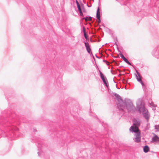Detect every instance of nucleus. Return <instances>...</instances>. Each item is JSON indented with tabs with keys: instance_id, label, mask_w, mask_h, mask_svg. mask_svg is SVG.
Returning a JSON list of instances; mask_svg holds the SVG:
<instances>
[{
	"instance_id": "nucleus-15",
	"label": "nucleus",
	"mask_w": 159,
	"mask_h": 159,
	"mask_svg": "<svg viewBox=\"0 0 159 159\" xmlns=\"http://www.w3.org/2000/svg\"><path fill=\"white\" fill-rule=\"evenodd\" d=\"M84 36L85 38L86 39H88V37L87 36V35L86 34V33H85L84 34Z\"/></svg>"
},
{
	"instance_id": "nucleus-1",
	"label": "nucleus",
	"mask_w": 159,
	"mask_h": 159,
	"mask_svg": "<svg viewBox=\"0 0 159 159\" xmlns=\"http://www.w3.org/2000/svg\"><path fill=\"white\" fill-rule=\"evenodd\" d=\"M139 125L140 123L139 122H138L137 124L134 123L133 125L131 126L130 129V131L134 132L135 134L138 132H140L138 127V126H139Z\"/></svg>"
},
{
	"instance_id": "nucleus-19",
	"label": "nucleus",
	"mask_w": 159,
	"mask_h": 159,
	"mask_svg": "<svg viewBox=\"0 0 159 159\" xmlns=\"http://www.w3.org/2000/svg\"><path fill=\"white\" fill-rule=\"evenodd\" d=\"M83 31L84 34L85 33H86L85 29L84 27L83 28Z\"/></svg>"
},
{
	"instance_id": "nucleus-4",
	"label": "nucleus",
	"mask_w": 159,
	"mask_h": 159,
	"mask_svg": "<svg viewBox=\"0 0 159 159\" xmlns=\"http://www.w3.org/2000/svg\"><path fill=\"white\" fill-rule=\"evenodd\" d=\"M140 132H138L136 134H135V141L137 143H139L140 141L141 140V136H140Z\"/></svg>"
},
{
	"instance_id": "nucleus-18",
	"label": "nucleus",
	"mask_w": 159,
	"mask_h": 159,
	"mask_svg": "<svg viewBox=\"0 0 159 159\" xmlns=\"http://www.w3.org/2000/svg\"><path fill=\"white\" fill-rule=\"evenodd\" d=\"M140 83H141V84L144 87H145V84H144L143 83V82H142V81H141L140 82Z\"/></svg>"
},
{
	"instance_id": "nucleus-16",
	"label": "nucleus",
	"mask_w": 159,
	"mask_h": 159,
	"mask_svg": "<svg viewBox=\"0 0 159 159\" xmlns=\"http://www.w3.org/2000/svg\"><path fill=\"white\" fill-rule=\"evenodd\" d=\"M82 9L83 11L84 12H86V11L84 9L83 5H82Z\"/></svg>"
},
{
	"instance_id": "nucleus-10",
	"label": "nucleus",
	"mask_w": 159,
	"mask_h": 159,
	"mask_svg": "<svg viewBox=\"0 0 159 159\" xmlns=\"http://www.w3.org/2000/svg\"><path fill=\"white\" fill-rule=\"evenodd\" d=\"M97 19L100 18L99 9V8H98L97 12Z\"/></svg>"
},
{
	"instance_id": "nucleus-22",
	"label": "nucleus",
	"mask_w": 159,
	"mask_h": 159,
	"mask_svg": "<svg viewBox=\"0 0 159 159\" xmlns=\"http://www.w3.org/2000/svg\"><path fill=\"white\" fill-rule=\"evenodd\" d=\"M76 3H77V6H78V5H80L77 1H76Z\"/></svg>"
},
{
	"instance_id": "nucleus-7",
	"label": "nucleus",
	"mask_w": 159,
	"mask_h": 159,
	"mask_svg": "<svg viewBox=\"0 0 159 159\" xmlns=\"http://www.w3.org/2000/svg\"><path fill=\"white\" fill-rule=\"evenodd\" d=\"M77 7L78 9V10L79 11L80 15L81 16H82L83 15V14L82 13V6L81 7L80 5H78Z\"/></svg>"
},
{
	"instance_id": "nucleus-21",
	"label": "nucleus",
	"mask_w": 159,
	"mask_h": 159,
	"mask_svg": "<svg viewBox=\"0 0 159 159\" xmlns=\"http://www.w3.org/2000/svg\"><path fill=\"white\" fill-rule=\"evenodd\" d=\"M98 19V23H99L101 21L100 18Z\"/></svg>"
},
{
	"instance_id": "nucleus-5",
	"label": "nucleus",
	"mask_w": 159,
	"mask_h": 159,
	"mask_svg": "<svg viewBox=\"0 0 159 159\" xmlns=\"http://www.w3.org/2000/svg\"><path fill=\"white\" fill-rule=\"evenodd\" d=\"M119 54L120 55V57L122 58L123 60L125 61L126 63H128V64H129V65H131V64L128 61V60L125 57L123 56V55L120 52V53H119Z\"/></svg>"
},
{
	"instance_id": "nucleus-8",
	"label": "nucleus",
	"mask_w": 159,
	"mask_h": 159,
	"mask_svg": "<svg viewBox=\"0 0 159 159\" xmlns=\"http://www.w3.org/2000/svg\"><path fill=\"white\" fill-rule=\"evenodd\" d=\"M152 140L154 142L159 141V138L156 135H155L154 137L152 138Z\"/></svg>"
},
{
	"instance_id": "nucleus-2",
	"label": "nucleus",
	"mask_w": 159,
	"mask_h": 159,
	"mask_svg": "<svg viewBox=\"0 0 159 159\" xmlns=\"http://www.w3.org/2000/svg\"><path fill=\"white\" fill-rule=\"evenodd\" d=\"M139 111L140 112L143 111V114L144 117L148 120L149 118V115H148V112L147 110L144 109V106H142L141 107L139 108Z\"/></svg>"
},
{
	"instance_id": "nucleus-17",
	"label": "nucleus",
	"mask_w": 159,
	"mask_h": 159,
	"mask_svg": "<svg viewBox=\"0 0 159 159\" xmlns=\"http://www.w3.org/2000/svg\"><path fill=\"white\" fill-rule=\"evenodd\" d=\"M155 128L157 129V131H158L159 130V126H155Z\"/></svg>"
},
{
	"instance_id": "nucleus-6",
	"label": "nucleus",
	"mask_w": 159,
	"mask_h": 159,
	"mask_svg": "<svg viewBox=\"0 0 159 159\" xmlns=\"http://www.w3.org/2000/svg\"><path fill=\"white\" fill-rule=\"evenodd\" d=\"M84 44L87 52L89 53H90V52H91V49L90 48L89 44L88 43L86 42H85Z\"/></svg>"
},
{
	"instance_id": "nucleus-11",
	"label": "nucleus",
	"mask_w": 159,
	"mask_h": 159,
	"mask_svg": "<svg viewBox=\"0 0 159 159\" xmlns=\"http://www.w3.org/2000/svg\"><path fill=\"white\" fill-rule=\"evenodd\" d=\"M137 74L138 75V77H137V80L138 81L140 82L141 81H142L141 77L140 76L139 73L138 72H137Z\"/></svg>"
},
{
	"instance_id": "nucleus-12",
	"label": "nucleus",
	"mask_w": 159,
	"mask_h": 159,
	"mask_svg": "<svg viewBox=\"0 0 159 159\" xmlns=\"http://www.w3.org/2000/svg\"><path fill=\"white\" fill-rule=\"evenodd\" d=\"M85 20L86 21H87L88 20H89V21L91 20H92V17H85Z\"/></svg>"
},
{
	"instance_id": "nucleus-20",
	"label": "nucleus",
	"mask_w": 159,
	"mask_h": 159,
	"mask_svg": "<svg viewBox=\"0 0 159 159\" xmlns=\"http://www.w3.org/2000/svg\"><path fill=\"white\" fill-rule=\"evenodd\" d=\"M138 122H139L140 123L139 121H137L135 120L134 121L133 124H134V123H135L136 124H137V123Z\"/></svg>"
},
{
	"instance_id": "nucleus-13",
	"label": "nucleus",
	"mask_w": 159,
	"mask_h": 159,
	"mask_svg": "<svg viewBox=\"0 0 159 159\" xmlns=\"http://www.w3.org/2000/svg\"><path fill=\"white\" fill-rule=\"evenodd\" d=\"M102 80L103 81V82L104 83V84H105V85L107 87L108 86H107V82H106V80H107L105 78L104 79H102Z\"/></svg>"
},
{
	"instance_id": "nucleus-9",
	"label": "nucleus",
	"mask_w": 159,
	"mask_h": 159,
	"mask_svg": "<svg viewBox=\"0 0 159 159\" xmlns=\"http://www.w3.org/2000/svg\"><path fill=\"white\" fill-rule=\"evenodd\" d=\"M149 150V147L147 146H146L143 148V151L145 152H148Z\"/></svg>"
},
{
	"instance_id": "nucleus-14",
	"label": "nucleus",
	"mask_w": 159,
	"mask_h": 159,
	"mask_svg": "<svg viewBox=\"0 0 159 159\" xmlns=\"http://www.w3.org/2000/svg\"><path fill=\"white\" fill-rule=\"evenodd\" d=\"M100 76H101V79L102 80L105 78L104 77V76L103 75V74L101 72H100Z\"/></svg>"
},
{
	"instance_id": "nucleus-3",
	"label": "nucleus",
	"mask_w": 159,
	"mask_h": 159,
	"mask_svg": "<svg viewBox=\"0 0 159 159\" xmlns=\"http://www.w3.org/2000/svg\"><path fill=\"white\" fill-rule=\"evenodd\" d=\"M125 108L128 110L129 111H131L133 110L134 109V107L133 104L131 102H127L125 104Z\"/></svg>"
}]
</instances>
